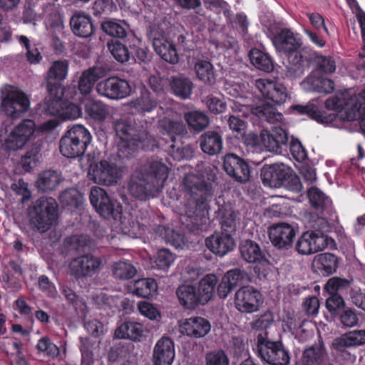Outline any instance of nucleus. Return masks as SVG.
Listing matches in <instances>:
<instances>
[{"label":"nucleus","mask_w":365,"mask_h":365,"mask_svg":"<svg viewBox=\"0 0 365 365\" xmlns=\"http://www.w3.org/2000/svg\"><path fill=\"white\" fill-rule=\"evenodd\" d=\"M169 173L168 167L162 161L150 160L140 170L133 173L128 181L129 193L134 197L145 200L161 192Z\"/></svg>","instance_id":"1"},{"label":"nucleus","mask_w":365,"mask_h":365,"mask_svg":"<svg viewBox=\"0 0 365 365\" xmlns=\"http://www.w3.org/2000/svg\"><path fill=\"white\" fill-rule=\"evenodd\" d=\"M183 185L188 196L185 205L187 216L193 220L197 230H202L199 227L197 221L206 223L207 216L212 207L208 205L214 193L213 184L206 182L193 174H187L184 177Z\"/></svg>","instance_id":"2"},{"label":"nucleus","mask_w":365,"mask_h":365,"mask_svg":"<svg viewBox=\"0 0 365 365\" xmlns=\"http://www.w3.org/2000/svg\"><path fill=\"white\" fill-rule=\"evenodd\" d=\"M217 283V275L207 274L197 283L180 285L176 290L179 303L187 309L205 305L214 297Z\"/></svg>","instance_id":"3"},{"label":"nucleus","mask_w":365,"mask_h":365,"mask_svg":"<svg viewBox=\"0 0 365 365\" xmlns=\"http://www.w3.org/2000/svg\"><path fill=\"white\" fill-rule=\"evenodd\" d=\"M113 127L118 138L117 154L120 159L133 157L138 148L143 149L150 137L144 128H137L125 120H115Z\"/></svg>","instance_id":"4"},{"label":"nucleus","mask_w":365,"mask_h":365,"mask_svg":"<svg viewBox=\"0 0 365 365\" xmlns=\"http://www.w3.org/2000/svg\"><path fill=\"white\" fill-rule=\"evenodd\" d=\"M58 204L53 197H41L29 207L31 229L43 233L49 230L58 217Z\"/></svg>","instance_id":"5"},{"label":"nucleus","mask_w":365,"mask_h":365,"mask_svg":"<svg viewBox=\"0 0 365 365\" xmlns=\"http://www.w3.org/2000/svg\"><path fill=\"white\" fill-rule=\"evenodd\" d=\"M276 50L284 53L287 56L288 64L287 71L291 77L294 75L295 63L297 66L302 63L304 54L309 48H304L299 50L302 46V41L289 29H283L277 32L272 39Z\"/></svg>","instance_id":"6"},{"label":"nucleus","mask_w":365,"mask_h":365,"mask_svg":"<svg viewBox=\"0 0 365 365\" xmlns=\"http://www.w3.org/2000/svg\"><path fill=\"white\" fill-rule=\"evenodd\" d=\"M260 178L264 186L284 187L293 192L302 189L299 178L284 164L264 165L261 169Z\"/></svg>","instance_id":"7"},{"label":"nucleus","mask_w":365,"mask_h":365,"mask_svg":"<svg viewBox=\"0 0 365 365\" xmlns=\"http://www.w3.org/2000/svg\"><path fill=\"white\" fill-rule=\"evenodd\" d=\"M91 140L92 136L87 128L82 125H74L61 137L60 152L68 158L81 157L85 153Z\"/></svg>","instance_id":"8"},{"label":"nucleus","mask_w":365,"mask_h":365,"mask_svg":"<svg viewBox=\"0 0 365 365\" xmlns=\"http://www.w3.org/2000/svg\"><path fill=\"white\" fill-rule=\"evenodd\" d=\"M254 351L261 360L269 365H288L290 361L289 351L281 341H272L264 334H259Z\"/></svg>","instance_id":"9"},{"label":"nucleus","mask_w":365,"mask_h":365,"mask_svg":"<svg viewBox=\"0 0 365 365\" xmlns=\"http://www.w3.org/2000/svg\"><path fill=\"white\" fill-rule=\"evenodd\" d=\"M30 106L29 96L20 89L12 88L4 93L0 110L6 117L18 119L29 110Z\"/></svg>","instance_id":"10"},{"label":"nucleus","mask_w":365,"mask_h":365,"mask_svg":"<svg viewBox=\"0 0 365 365\" xmlns=\"http://www.w3.org/2000/svg\"><path fill=\"white\" fill-rule=\"evenodd\" d=\"M89 200L96 211L106 219L121 217L122 206L113 200L103 188L94 187L91 190Z\"/></svg>","instance_id":"11"},{"label":"nucleus","mask_w":365,"mask_h":365,"mask_svg":"<svg viewBox=\"0 0 365 365\" xmlns=\"http://www.w3.org/2000/svg\"><path fill=\"white\" fill-rule=\"evenodd\" d=\"M301 63L295 64L294 78L302 76L311 64H314L316 69L321 73H332L336 70V62L333 57L326 56L309 48L304 54Z\"/></svg>","instance_id":"12"},{"label":"nucleus","mask_w":365,"mask_h":365,"mask_svg":"<svg viewBox=\"0 0 365 365\" xmlns=\"http://www.w3.org/2000/svg\"><path fill=\"white\" fill-rule=\"evenodd\" d=\"M262 302L261 292L252 286H243L235 294V307L241 313L256 312Z\"/></svg>","instance_id":"13"},{"label":"nucleus","mask_w":365,"mask_h":365,"mask_svg":"<svg viewBox=\"0 0 365 365\" xmlns=\"http://www.w3.org/2000/svg\"><path fill=\"white\" fill-rule=\"evenodd\" d=\"M329 238L322 231L307 230L297 240L295 245L296 251L301 255H311L327 248Z\"/></svg>","instance_id":"14"},{"label":"nucleus","mask_w":365,"mask_h":365,"mask_svg":"<svg viewBox=\"0 0 365 365\" xmlns=\"http://www.w3.org/2000/svg\"><path fill=\"white\" fill-rule=\"evenodd\" d=\"M131 86L128 81L118 76L108 77L97 83L96 91L103 97L111 100L123 99L131 93Z\"/></svg>","instance_id":"15"},{"label":"nucleus","mask_w":365,"mask_h":365,"mask_svg":"<svg viewBox=\"0 0 365 365\" xmlns=\"http://www.w3.org/2000/svg\"><path fill=\"white\" fill-rule=\"evenodd\" d=\"M297 227L287 222L273 224L268 228V236L272 245L279 249L288 250L293 246Z\"/></svg>","instance_id":"16"},{"label":"nucleus","mask_w":365,"mask_h":365,"mask_svg":"<svg viewBox=\"0 0 365 365\" xmlns=\"http://www.w3.org/2000/svg\"><path fill=\"white\" fill-rule=\"evenodd\" d=\"M88 175L96 182L110 186L118 183L121 178L122 170L115 165L103 160L98 163L91 164Z\"/></svg>","instance_id":"17"},{"label":"nucleus","mask_w":365,"mask_h":365,"mask_svg":"<svg viewBox=\"0 0 365 365\" xmlns=\"http://www.w3.org/2000/svg\"><path fill=\"white\" fill-rule=\"evenodd\" d=\"M35 130V123L30 119L23 120L15 126L5 140L4 145L8 150L22 148L30 140Z\"/></svg>","instance_id":"18"},{"label":"nucleus","mask_w":365,"mask_h":365,"mask_svg":"<svg viewBox=\"0 0 365 365\" xmlns=\"http://www.w3.org/2000/svg\"><path fill=\"white\" fill-rule=\"evenodd\" d=\"M288 141V133L282 127L274 126L271 130H262V145L269 152L278 154L287 152Z\"/></svg>","instance_id":"19"},{"label":"nucleus","mask_w":365,"mask_h":365,"mask_svg":"<svg viewBox=\"0 0 365 365\" xmlns=\"http://www.w3.org/2000/svg\"><path fill=\"white\" fill-rule=\"evenodd\" d=\"M223 168L228 175L239 182L250 180V168L247 162L234 153H227L223 160Z\"/></svg>","instance_id":"20"},{"label":"nucleus","mask_w":365,"mask_h":365,"mask_svg":"<svg viewBox=\"0 0 365 365\" xmlns=\"http://www.w3.org/2000/svg\"><path fill=\"white\" fill-rule=\"evenodd\" d=\"M101 264V259L99 257L86 255L73 259L69 264V269L71 275L79 279L93 276Z\"/></svg>","instance_id":"21"},{"label":"nucleus","mask_w":365,"mask_h":365,"mask_svg":"<svg viewBox=\"0 0 365 365\" xmlns=\"http://www.w3.org/2000/svg\"><path fill=\"white\" fill-rule=\"evenodd\" d=\"M256 86L264 98L272 101L276 105L284 103L289 98L287 88L282 83L259 79L256 81Z\"/></svg>","instance_id":"22"},{"label":"nucleus","mask_w":365,"mask_h":365,"mask_svg":"<svg viewBox=\"0 0 365 365\" xmlns=\"http://www.w3.org/2000/svg\"><path fill=\"white\" fill-rule=\"evenodd\" d=\"M292 113L298 115H306L311 119L322 124L333 123L337 114L335 113H327L325 110H319L318 106L310 101L306 105L295 104L289 107Z\"/></svg>","instance_id":"23"},{"label":"nucleus","mask_w":365,"mask_h":365,"mask_svg":"<svg viewBox=\"0 0 365 365\" xmlns=\"http://www.w3.org/2000/svg\"><path fill=\"white\" fill-rule=\"evenodd\" d=\"M68 62L58 60L53 62L47 73L46 86L48 92L56 93L63 91L62 82L66 78L68 71Z\"/></svg>","instance_id":"24"},{"label":"nucleus","mask_w":365,"mask_h":365,"mask_svg":"<svg viewBox=\"0 0 365 365\" xmlns=\"http://www.w3.org/2000/svg\"><path fill=\"white\" fill-rule=\"evenodd\" d=\"M241 257L248 263L262 266L269 264L266 250L262 249L258 243L251 240L242 241L239 246Z\"/></svg>","instance_id":"25"},{"label":"nucleus","mask_w":365,"mask_h":365,"mask_svg":"<svg viewBox=\"0 0 365 365\" xmlns=\"http://www.w3.org/2000/svg\"><path fill=\"white\" fill-rule=\"evenodd\" d=\"M175 356L173 341L168 336L160 339L153 349V361L154 365H171Z\"/></svg>","instance_id":"26"},{"label":"nucleus","mask_w":365,"mask_h":365,"mask_svg":"<svg viewBox=\"0 0 365 365\" xmlns=\"http://www.w3.org/2000/svg\"><path fill=\"white\" fill-rule=\"evenodd\" d=\"M181 332L189 337L199 339L206 336L211 329L210 322L203 317H191L180 325Z\"/></svg>","instance_id":"27"},{"label":"nucleus","mask_w":365,"mask_h":365,"mask_svg":"<svg viewBox=\"0 0 365 365\" xmlns=\"http://www.w3.org/2000/svg\"><path fill=\"white\" fill-rule=\"evenodd\" d=\"M72 32L76 36L86 38L91 36L95 31V26L91 16L81 11H76L70 19Z\"/></svg>","instance_id":"28"},{"label":"nucleus","mask_w":365,"mask_h":365,"mask_svg":"<svg viewBox=\"0 0 365 365\" xmlns=\"http://www.w3.org/2000/svg\"><path fill=\"white\" fill-rule=\"evenodd\" d=\"M205 245L214 254L224 256L233 250L235 241L231 235L217 232L206 238Z\"/></svg>","instance_id":"29"},{"label":"nucleus","mask_w":365,"mask_h":365,"mask_svg":"<svg viewBox=\"0 0 365 365\" xmlns=\"http://www.w3.org/2000/svg\"><path fill=\"white\" fill-rule=\"evenodd\" d=\"M152 44L162 59L173 64L178 62L179 56L175 45L167 38L159 34L158 37L153 38Z\"/></svg>","instance_id":"30"},{"label":"nucleus","mask_w":365,"mask_h":365,"mask_svg":"<svg viewBox=\"0 0 365 365\" xmlns=\"http://www.w3.org/2000/svg\"><path fill=\"white\" fill-rule=\"evenodd\" d=\"M198 142L201 150L209 155L220 153L223 148L222 135L215 130L203 133L200 136Z\"/></svg>","instance_id":"31"},{"label":"nucleus","mask_w":365,"mask_h":365,"mask_svg":"<svg viewBox=\"0 0 365 365\" xmlns=\"http://www.w3.org/2000/svg\"><path fill=\"white\" fill-rule=\"evenodd\" d=\"M338 257L329 252L321 253L315 256L313 267L315 271L322 276H329L336 272Z\"/></svg>","instance_id":"32"},{"label":"nucleus","mask_w":365,"mask_h":365,"mask_svg":"<svg viewBox=\"0 0 365 365\" xmlns=\"http://www.w3.org/2000/svg\"><path fill=\"white\" fill-rule=\"evenodd\" d=\"M158 128L163 136L162 138L167 143H175L176 137L186 133V128L183 123L165 118L159 121Z\"/></svg>","instance_id":"33"},{"label":"nucleus","mask_w":365,"mask_h":365,"mask_svg":"<svg viewBox=\"0 0 365 365\" xmlns=\"http://www.w3.org/2000/svg\"><path fill=\"white\" fill-rule=\"evenodd\" d=\"M302 361L303 365H333L329 361L324 345H312L305 349Z\"/></svg>","instance_id":"34"},{"label":"nucleus","mask_w":365,"mask_h":365,"mask_svg":"<svg viewBox=\"0 0 365 365\" xmlns=\"http://www.w3.org/2000/svg\"><path fill=\"white\" fill-rule=\"evenodd\" d=\"M63 96V91H58L56 94L48 92V96L43 103L38 104V109L41 115L59 118V114L64 102Z\"/></svg>","instance_id":"35"},{"label":"nucleus","mask_w":365,"mask_h":365,"mask_svg":"<svg viewBox=\"0 0 365 365\" xmlns=\"http://www.w3.org/2000/svg\"><path fill=\"white\" fill-rule=\"evenodd\" d=\"M158 103V99L150 92L143 90L138 97L130 102V106L138 113L145 115L155 110Z\"/></svg>","instance_id":"36"},{"label":"nucleus","mask_w":365,"mask_h":365,"mask_svg":"<svg viewBox=\"0 0 365 365\" xmlns=\"http://www.w3.org/2000/svg\"><path fill=\"white\" fill-rule=\"evenodd\" d=\"M115 336L118 339L140 341L143 336V325L138 322H125L117 328Z\"/></svg>","instance_id":"37"},{"label":"nucleus","mask_w":365,"mask_h":365,"mask_svg":"<svg viewBox=\"0 0 365 365\" xmlns=\"http://www.w3.org/2000/svg\"><path fill=\"white\" fill-rule=\"evenodd\" d=\"M251 63L258 70L269 73L274 70V61L271 56L260 49L253 48L249 52Z\"/></svg>","instance_id":"38"},{"label":"nucleus","mask_w":365,"mask_h":365,"mask_svg":"<svg viewBox=\"0 0 365 365\" xmlns=\"http://www.w3.org/2000/svg\"><path fill=\"white\" fill-rule=\"evenodd\" d=\"M86 116L95 121L103 122L108 115L107 105L101 101L88 99L84 103Z\"/></svg>","instance_id":"39"},{"label":"nucleus","mask_w":365,"mask_h":365,"mask_svg":"<svg viewBox=\"0 0 365 365\" xmlns=\"http://www.w3.org/2000/svg\"><path fill=\"white\" fill-rule=\"evenodd\" d=\"M251 113L261 121H266L269 123L279 122L282 119V114L268 103L252 107Z\"/></svg>","instance_id":"40"},{"label":"nucleus","mask_w":365,"mask_h":365,"mask_svg":"<svg viewBox=\"0 0 365 365\" xmlns=\"http://www.w3.org/2000/svg\"><path fill=\"white\" fill-rule=\"evenodd\" d=\"M61 175L54 170H45L38 175L36 187L43 192L54 190L61 182Z\"/></svg>","instance_id":"41"},{"label":"nucleus","mask_w":365,"mask_h":365,"mask_svg":"<svg viewBox=\"0 0 365 365\" xmlns=\"http://www.w3.org/2000/svg\"><path fill=\"white\" fill-rule=\"evenodd\" d=\"M352 347L351 343L347 340L346 334L334 339L331 344V349L335 359L339 361H351L353 356L348 351L349 348Z\"/></svg>","instance_id":"42"},{"label":"nucleus","mask_w":365,"mask_h":365,"mask_svg":"<svg viewBox=\"0 0 365 365\" xmlns=\"http://www.w3.org/2000/svg\"><path fill=\"white\" fill-rule=\"evenodd\" d=\"M62 207L69 210L78 208L83 204V195L76 188H68L62 191L58 197Z\"/></svg>","instance_id":"43"},{"label":"nucleus","mask_w":365,"mask_h":365,"mask_svg":"<svg viewBox=\"0 0 365 365\" xmlns=\"http://www.w3.org/2000/svg\"><path fill=\"white\" fill-rule=\"evenodd\" d=\"M184 119L189 128L195 132L205 130L210 123L208 116L203 112L192 110L184 114Z\"/></svg>","instance_id":"44"},{"label":"nucleus","mask_w":365,"mask_h":365,"mask_svg":"<svg viewBox=\"0 0 365 365\" xmlns=\"http://www.w3.org/2000/svg\"><path fill=\"white\" fill-rule=\"evenodd\" d=\"M194 68L196 76L200 81L208 85L215 83L216 74L214 66L210 61L199 60L195 63Z\"/></svg>","instance_id":"45"},{"label":"nucleus","mask_w":365,"mask_h":365,"mask_svg":"<svg viewBox=\"0 0 365 365\" xmlns=\"http://www.w3.org/2000/svg\"><path fill=\"white\" fill-rule=\"evenodd\" d=\"M170 88L175 96L187 99L192 94L193 83L187 78L174 77L170 82Z\"/></svg>","instance_id":"46"},{"label":"nucleus","mask_w":365,"mask_h":365,"mask_svg":"<svg viewBox=\"0 0 365 365\" xmlns=\"http://www.w3.org/2000/svg\"><path fill=\"white\" fill-rule=\"evenodd\" d=\"M158 284L153 278H143L134 283L133 294L138 297L149 298L157 292Z\"/></svg>","instance_id":"47"},{"label":"nucleus","mask_w":365,"mask_h":365,"mask_svg":"<svg viewBox=\"0 0 365 365\" xmlns=\"http://www.w3.org/2000/svg\"><path fill=\"white\" fill-rule=\"evenodd\" d=\"M128 28V25L124 21H116L110 20L101 24V29L106 34L118 38L126 37Z\"/></svg>","instance_id":"48"},{"label":"nucleus","mask_w":365,"mask_h":365,"mask_svg":"<svg viewBox=\"0 0 365 365\" xmlns=\"http://www.w3.org/2000/svg\"><path fill=\"white\" fill-rule=\"evenodd\" d=\"M108 48L114 59L120 63L128 62L130 59V47L118 40L108 43Z\"/></svg>","instance_id":"49"},{"label":"nucleus","mask_w":365,"mask_h":365,"mask_svg":"<svg viewBox=\"0 0 365 365\" xmlns=\"http://www.w3.org/2000/svg\"><path fill=\"white\" fill-rule=\"evenodd\" d=\"M308 197L312 206L317 210H324L331 202L330 198L317 187L309 188Z\"/></svg>","instance_id":"50"},{"label":"nucleus","mask_w":365,"mask_h":365,"mask_svg":"<svg viewBox=\"0 0 365 365\" xmlns=\"http://www.w3.org/2000/svg\"><path fill=\"white\" fill-rule=\"evenodd\" d=\"M136 42L130 44V59L138 63H148L151 58L148 48L143 46L139 40Z\"/></svg>","instance_id":"51"},{"label":"nucleus","mask_w":365,"mask_h":365,"mask_svg":"<svg viewBox=\"0 0 365 365\" xmlns=\"http://www.w3.org/2000/svg\"><path fill=\"white\" fill-rule=\"evenodd\" d=\"M313 91L322 93H330L334 89V82L327 78L312 77L307 78Z\"/></svg>","instance_id":"52"},{"label":"nucleus","mask_w":365,"mask_h":365,"mask_svg":"<svg viewBox=\"0 0 365 365\" xmlns=\"http://www.w3.org/2000/svg\"><path fill=\"white\" fill-rule=\"evenodd\" d=\"M135 267L130 262L120 261L113 264V274L120 279H130L136 274Z\"/></svg>","instance_id":"53"},{"label":"nucleus","mask_w":365,"mask_h":365,"mask_svg":"<svg viewBox=\"0 0 365 365\" xmlns=\"http://www.w3.org/2000/svg\"><path fill=\"white\" fill-rule=\"evenodd\" d=\"M338 315V320L343 328H352L358 325L359 319L356 309L344 307Z\"/></svg>","instance_id":"54"},{"label":"nucleus","mask_w":365,"mask_h":365,"mask_svg":"<svg viewBox=\"0 0 365 365\" xmlns=\"http://www.w3.org/2000/svg\"><path fill=\"white\" fill-rule=\"evenodd\" d=\"M40 151V146L37 145H34L27 150L21 160V163L24 170L29 172L36 165L38 160Z\"/></svg>","instance_id":"55"},{"label":"nucleus","mask_w":365,"mask_h":365,"mask_svg":"<svg viewBox=\"0 0 365 365\" xmlns=\"http://www.w3.org/2000/svg\"><path fill=\"white\" fill-rule=\"evenodd\" d=\"M230 349L236 357L249 355L248 343L242 335L233 336L231 338Z\"/></svg>","instance_id":"56"},{"label":"nucleus","mask_w":365,"mask_h":365,"mask_svg":"<svg viewBox=\"0 0 365 365\" xmlns=\"http://www.w3.org/2000/svg\"><path fill=\"white\" fill-rule=\"evenodd\" d=\"M81 108L78 105L64 99L63 106H62L59 114V118L61 120L76 119L81 116Z\"/></svg>","instance_id":"57"},{"label":"nucleus","mask_w":365,"mask_h":365,"mask_svg":"<svg viewBox=\"0 0 365 365\" xmlns=\"http://www.w3.org/2000/svg\"><path fill=\"white\" fill-rule=\"evenodd\" d=\"M167 152L175 160L180 161L192 156V150L189 145L183 147L176 145L175 143H170L167 147Z\"/></svg>","instance_id":"58"},{"label":"nucleus","mask_w":365,"mask_h":365,"mask_svg":"<svg viewBox=\"0 0 365 365\" xmlns=\"http://www.w3.org/2000/svg\"><path fill=\"white\" fill-rule=\"evenodd\" d=\"M326 308L332 316H336L346 307L343 297L339 294H329L326 299Z\"/></svg>","instance_id":"59"},{"label":"nucleus","mask_w":365,"mask_h":365,"mask_svg":"<svg viewBox=\"0 0 365 365\" xmlns=\"http://www.w3.org/2000/svg\"><path fill=\"white\" fill-rule=\"evenodd\" d=\"M36 347L39 352H42L46 356L51 358L57 356L59 354L58 347L52 343L48 336L41 338Z\"/></svg>","instance_id":"60"},{"label":"nucleus","mask_w":365,"mask_h":365,"mask_svg":"<svg viewBox=\"0 0 365 365\" xmlns=\"http://www.w3.org/2000/svg\"><path fill=\"white\" fill-rule=\"evenodd\" d=\"M175 255L168 249H160L157 253L155 263L158 269H165L175 261Z\"/></svg>","instance_id":"61"},{"label":"nucleus","mask_w":365,"mask_h":365,"mask_svg":"<svg viewBox=\"0 0 365 365\" xmlns=\"http://www.w3.org/2000/svg\"><path fill=\"white\" fill-rule=\"evenodd\" d=\"M225 281L228 282L232 287L240 285L247 277V273L245 269L234 268L228 270L223 277Z\"/></svg>","instance_id":"62"},{"label":"nucleus","mask_w":365,"mask_h":365,"mask_svg":"<svg viewBox=\"0 0 365 365\" xmlns=\"http://www.w3.org/2000/svg\"><path fill=\"white\" fill-rule=\"evenodd\" d=\"M19 41L26 49V60L32 64L38 63L42 56L38 48L31 47L29 38L25 36H21Z\"/></svg>","instance_id":"63"},{"label":"nucleus","mask_w":365,"mask_h":365,"mask_svg":"<svg viewBox=\"0 0 365 365\" xmlns=\"http://www.w3.org/2000/svg\"><path fill=\"white\" fill-rule=\"evenodd\" d=\"M205 365H230V361L223 350L213 351L206 354Z\"/></svg>","instance_id":"64"}]
</instances>
